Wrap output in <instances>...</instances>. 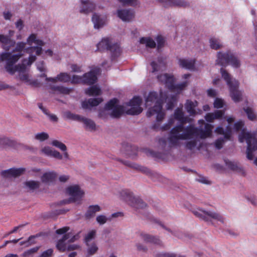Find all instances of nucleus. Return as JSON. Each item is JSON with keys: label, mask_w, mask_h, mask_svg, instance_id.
<instances>
[{"label": "nucleus", "mask_w": 257, "mask_h": 257, "mask_svg": "<svg viewBox=\"0 0 257 257\" xmlns=\"http://www.w3.org/2000/svg\"><path fill=\"white\" fill-rule=\"evenodd\" d=\"M96 221L100 225H102L106 223L107 221H110V218H109L103 214H100L96 216Z\"/></svg>", "instance_id": "37998d69"}, {"label": "nucleus", "mask_w": 257, "mask_h": 257, "mask_svg": "<svg viewBox=\"0 0 257 257\" xmlns=\"http://www.w3.org/2000/svg\"><path fill=\"white\" fill-rule=\"evenodd\" d=\"M245 111L246 114L247 115L248 118L251 120H254L255 118V115L253 113L251 108L249 107H247L246 108L244 109Z\"/></svg>", "instance_id": "3c124183"}, {"label": "nucleus", "mask_w": 257, "mask_h": 257, "mask_svg": "<svg viewBox=\"0 0 257 257\" xmlns=\"http://www.w3.org/2000/svg\"><path fill=\"white\" fill-rule=\"evenodd\" d=\"M193 213L197 217L205 221L211 222L212 219L216 220L223 223L224 218L220 214L214 211H206L202 209L198 208L192 211Z\"/></svg>", "instance_id": "9b49d317"}, {"label": "nucleus", "mask_w": 257, "mask_h": 257, "mask_svg": "<svg viewBox=\"0 0 257 257\" xmlns=\"http://www.w3.org/2000/svg\"><path fill=\"white\" fill-rule=\"evenodd\" d=\"M26 44L31 46L26 49V52L29 54L28 58L29 64H32L36 60V56H40L42 52V47L44 45L43 41L37 38L35 34H31L27 39Z\"/></svg>", "instance_id": "20e7f679"}, {"label": "nucleus", "mask_w": 257, "mask_h": 257, "mask_svg": "<svg viewBox=\"0 0 257 257\" xmlns=\"http://www.w3.org/2000/svg\"><path fill=\"white\" fill-rule=\"evenodd\" d=\"M213 126L205 124L204 130L193 126L185 127L180 124L174 127L170 131L168 142L170 147H178L182 145L181 140H186L185 148L190 151L199 150L201 142L199 139H205L212 134Z\"/></svg>", "instance_id": "f257e3e1"}, {"label": "nucleus", "mask_w": 257, "mask_h": 257, "mask_svg": "<svg viewBox=\"0 0 257 257\" xmlns=\"http://www.w3.org/2000/svg\"><path fill=\"white\" fill-rule=\"evenodd\" d=\"M53 252V251L52 249H48L43 252L40 257H49L52 255Z\"/></svg>", "instance_id": "052dcab7"}, {"label": "nucleus", "mask_w": 257, "mask_h": 257, "mask_svg": "<svg viewBox=\"0 0 257 257\" xmlns=\"http://www.w3.org/2000/svg\"><path fill=\"white\" fill-rule=\"evenodd\" d=\"M79 122H82L84 125L85 129L90 131H93L96 130V124L95 122L89 118H86L83 116H81Z\"/></svg>", "instance_id": "473e14b6"}, {"label": "nucleus", "mask_w": 257, "mask_h": 257, "mask_svg": "<svg viewBox=\"0 0 257 257\" xmlns=\"http://www.w3.org/2000/svg\"><path fill=\"white\" fill-rule=\"evenodd\" d=\"M70 238V233H67L63 235L62 239H60L57 244L56 247L60 251L63 252L66 250L67 246L65 243V241L69 239Z\"/></svg>", "instance_id": "f704fd0d"}, {"label": "nucleus", "mask_w": 257, "mask_h": 257, "mask_svg": "<svg viewBox=\"0 0 257 257\" xmlns=\"http://www.w3.org/2000/svg\"><path fill=\"white\" fill-rule=\"evenodd\" d=\"M102 101V97L90 98L82 102V108L84 109L90 110L93 107L97 106Z\"/></svg>", "instance_id": "aec40b11"}, {"label": "nucleus", "mask_w": 257, "mask_h": 257, "mask_svg": "<svg viewBox=\"0 0 257 257\" xmlns=\"http://www.w3.org/2000/svg\"><path fill=\"white\" fill-rule=\"evenodd\" d=\"M145 106L148 107V117L156 114L158 121H161L164 117L165 113L162 110V103H167V109H172L176 101V97H145Z\"/></svg>", "instance_id": "7ed1b4c3"}, {"label": "nucleus", "mask_w": 257, "mask_h": 257, "mask_svg": "<svg viewBox=\"0 0 257 257\" xmlns=\"http://www.w3.org/2000/svg\"><path fill=\"white\" fill-rule=\"evenodd\" d=\"M101 210V208L98 205H90L85 213V217L87 219H90L94 217L96 213Z\"/></svg>", "instance_id": "bb28decb"}, {"label": "nucleus", "mask_w": 257, "mask_h": 257, "mask_svg": "<svg viewBox=\"0 0 257 257\" xmlns=\"http://www.w3.org/2000/svg\"><path fill=\"white\" fill-rule=\"evenodd\" d=\"M26 43L19 42L16 44V47L12 52H17V54H12L11 52H3L0 53V62L5 61V66L6 70L11 74H13L16 70L23 71L25 69V64L30 66L29 64L28 58L24 59L21 64L15 65V64L23 56V51L25 49Z\"/></svg>", "instance_id": "f03ea898"}, {"label": "nucleus", "mask_w": 257, "mask_h": 257, "mask_svg": "<svg viewBox=\"0 0 257 257\" xmlns=\"http://www.w3.org/2000/svg\"><path fill=\"white\" fill-rule=\"evenodd\" d=\"M120 198L129 205L139 208L146 207V204L142 199L135 197L133 193L128 190H123L120 192Z\"/></svg>", "instance_id": "f8f14e48"}, {"label": "nucleus", "mask_w": 257, "mask_h": 257, "mask_svg": "<svg viewBox=\"0 0 257 257\" xmlns=\"http://www.w3.org/2000/svg\"><path fill=\"white\" fill-rule=\"evenodd\" d=\"M100 72L99 68L95 67L82 76L74 75L70 79L72 84L83 83L88 85L94 84L97 80V75Z\"/></svg>", "instance_id": "0eeeda50"}, {"label": "nucleus", "mask_w": 257, "mask_h": 257, "mask_svg": "<svg viewBox=\"0 0 257 257\" xmlns=\"http://www.w3.org/2000/svg\"><path fill=\"white\" fill-rule=\"evenodd\" d=\"M179 66L186 69L193 70L194 68L195 61L193 59H179Z\"/></svg>", "instance_id": "c756f323"}, {"label": "nucleus", "mask_w": 257, "mask_h": 257, "mask_svg": "<svg viewBox=\"0 0 257 257\" xmlns=\"http://www.w3.org/2000/svg\"><path fill=\"white\" fill-rule=\"evenodd\" d=\"M85 94L88 95L99 96L101 94V90L99 87L94 85L86 89Z\"/></svg>", "instance_id": "4c0bfd02"}, {"label": "nucleus", "mask_w": 257, "mask_h": 257, "mask_svg": "<svg viewBox=\"0 0 257 257\" xmlns=\"http://www.w3.org/2000/svg\"><path fill=\"white\" fill-rule=\"evenodd\" d=\"M141 44L145 45L147 48H154L156 46L155 41L150 37H143L140 40Z\"/></svg>", "instance_id": "c9c22d12"}, {"label": "nucleus", "mask_w": 257, "mask_h": 257, "mask_svg": "<svg viewBox=\"0 0 257 257\" xmlns=\"http://www.w3.org/2000/svg\"><path fill=\"white\" fill-rule=\"evenodd\" d=\"M70 67H71L72 72L79 73V72H81L82 71L81 66H78L77 64H71L70 65Z\"/></svg>", "instance_id": "4d7b16f0"}, {"label": "nucleus", "mask_w": 257, "mask_h": 257, "mask_svg": "<svg viewBox=\"0 0 257 257\" xmlns=\"http://www.w3.org/2000/svg\"><path fill=\"white\" fill-rule=\"evenodd\" d=\"M97 50L103 51L105 50H109L114 56H116L120 53V49L117 44L113 43L106 38H103L97 45Z\"/></svg>", "instance_id": "4468645a"}, {"label": "nucleus", "mask_w": 257, "mask_h": 257, "mask_svg": "<svg viewBox=\"0 0 257 257\" xmlns=\"http://www.w3.org/2000/svg\"><path fill=\"white\" fill-rule=\"evenodd\" d=\"M24 185L27 189L34 190L39 188L40 183L37 181L30 180L25 182Z\"/></svg>", "instance_id": "a19ab883"}, {"label": "nucleus", "mask_w": 257, "mask_h": 257, "mask_svg": "<svg viewBox=\"0 0 257 257\" xmlns=\"http://www.w3.org/2000/svg\"><path fill=\"white\" fill-rule=\"evenodd\" d=\"M0 42L2 43V47L6 51H9L12 47L15 46L16 42L9 36L0 35Z\"/></svg>", "instance_id": "4be33fe9"}, {"label": "nucleus", "mask_w": 257, "mask_h": 257, "mask_svg": "<svg viewBox=\"0 0 257 257\" xmlns=\"http://www.w3.org/2000/svg\"><path fill=\"white\" fill-rule=\"evenodd\" d=\"M39 248V247H35L28 249L23 253L22 256L23 257H29L36 252L38 250Z\"/></svg>", "instance_id": "8fccbe9b"}, {"label": "nucleus", "mask_w": 257, "mask_h": 257, "mask_svg": "<svg viewBox=\"0 0 257 257\" xmlns=\"http://www.w3.org/2000/svg\"><path fill=\"white\" fill-rule=\"evenodd\" d=\"M51 144L53 146L59 149L62 151H67L66 145L60 141L55 140L52 142Z\"/></svg>", "instance_id": "49530a36"}, {"label": "nucleus", "mask_w": 257, "mask_h": 257, "mask_svg": "<svg viewBox=\"0 0 257 257\" xmlns=\"http://www.w3.org/2000/svg\"><path fill=\"white\" fill-rule=\"evenodd\" d=\"M20 144L15 140L7 137H0V149H8L10 148L16 149Z\"/></svg>", "instance_id": "6ab92c4d"}, {"label": "nucleus", "mask_w": 257, "mask_h": 257, "mask_svg": "<svg viewBox=\"0 0 257 257\" xmlns=\"http://www.w3.org/2000/svg\"><path fill=\"white\" fill-rule=\"evenodd\" d=\"M104 109L113 118H119L124 114V104H121L119 100L114 97L105 104Z\"/></svg>", "instance_id": "6e6552de"}, {"label": "nucleus", "mask_w": 257, "mask_h": 257, "mask_svg": "<svg viewBox=\"0 0 257 257\" xmlns=\"http://www.w3.org/2000/svg\"><path fill=\"white\" fill-rule=\"evenodd\" d=\"M174 116L176 119L182 122L186 121V118L184 117L183 111L179 109L176 110L174 113Z\"/></svg>", "instance_id": "a18cd8bd"}, {"label": "nucleus", "mask_w": 257, "mask_h": 257, "mask_svg": "<svg viewBox=\"0 0 257 257\" xmlns=\"http://www.w3.org/2000/svg\"><path fill=\"white\" fill-rule=\"evenodd\" d=\"M25 171L24 168H11L3 172V175L6 177H16L22 175Z\"/></svg>", "instance_id": "cd10ccee"}, {"label": "nucleus", "mask_w": 257, "mask_h": 257, "mask_svg": "<svg viewBox=\"0 0 257 257\" xmlns=\"http://www.w3.org/2000/svg\"><path fill=\"white\" fill-rule=\"evenodd\" d=\"M140 237L146 242H151L157 244L161 243V240L159 238L145 233H141Z\"/></svg>", "instance_id": "72a5a7b5"}, {"label": "nucleus", "mask_w": 257, "mask_h": 257, "mask_svg": "<svg viewBox=\"0 0 257 257\" xmlns=\"http://www.w3.org/2000/svg\"><path fill=\"white\" fill-rule=\"evenodd\" d=\"M28 66L27 63L25 64V69L23 71L16 70V72H19V78L20 79L26 82L29 83L30 84H32L33 85L39 87L41 85L40 82H39L37 80L31 81L29 79V75L25 73L27 69V66Z\"/></svg>", "instance_id": "5701e85b"}, {"label": "nucleus", "mask_w": 257, "mask_h": 257, "mask_svg": "<svg viewBox=\"0 0 257 257\" xmlns=\"http://www.w3.org/2000/svg\"><path fill=\"white\" fill-rule=\"evenodd\" d=\"M68 194L70 196L69 202H74L80 204L82 198L83 197L84 192L78 185L69 186L67 189Z\"/></svg>", "instance_id": "2eb2a0df"}, {"label": "nucleus", "mask_w": 257, "mask_h": 257, "mask_svg": "<svg viewBox=\"0 0 257 257\" xmlns=\"http://www.w3.org/2000/svg\"><path fill=\"white\" fill-rule=\"evenodd\" d=\"M96 231L95 229H92L89 231L85 236V241L86 243L92 240L96 236Z\"/></svg>", "instance_id": "de8ad7c7"}, {"label": "nucleus", "mask_w": 257, "mask_h": 257, "mask_svg": "<svg viewBox=\"0 0 257 257\" xmlns=\"http://www.w3.org/2000/svg\"><path fill=\"white\" fill-rule=\"evenodd\" d=\"M63 116L66 119L80 121L82 116L73 113L69 111H67L63 112Z\"/></svg>", "instance_id": "ea45409f"}, {"label": "nucleus", "mask_w": 257, "mask_h": 257, "mask_svg": "<svg viewBox=\"0 0 257 257\" xmlns=\"http://www.w3.org/2000/svg\"><path fill=\"white\" fill-rule=\"evenodd\" d=\"M197 102L196 101H191L189 100H187L186 105L185 108L188 112H189L190 115H195L196 114V112L195 110V107L197 105Z\"/></svg>", "instance_id": "58836bf2"}, {"label": "nucleus", "mask_w": 257, "mask_h": 257, "mask_svg": "<svg viewBox=\"0 0 257 257\" xmlns=\"http://www.w3.org/2000/svg\"><path fill=\"white\" fill-rule=\"evenodd\" d=\"M216 64L226 66L230 64L233 67L237 68L240 66V62L235 55L230 51L226 52H218L217 54Z\"/></svg>", "instance_id": "1a4fd4ad"}, {"label": "nucleus", "mask_w": 257, "mask_h": 257, "mask_svg": "<svg viewBox=\"0 0 257 257\" xmlns=\"http://www.w3.org/2000/svg\"><path fill=\"white\" fill-rule=\"evenodd\" d=\"M223 112L217 110L214 113H208L205 116V119L208 122H212L215 119H218L223 115Z\"/></svg>", "instance_id": "e433bc0d"}, {"label": "nucleus", "mask_w": 257, "mask_h": 257, "mask_svg": "<svg viewBox=\"0 0 257 257\" xmlns=\"http://www.w3.org/2000/svg\"><path fill=\"white\" fill-rule=\"evenodd\" d=\"M157 79L159 82L162 84H165L166 87L171 91L178 93L188 85L187 81L175 85L174 84V77L171 74L163 73L159 74L157 76Z\"/></svg>", "instance_id": "423d86ee"}, {"label": "nucleus", "mask_w": 257, "mask_h": 257, "mask_svg": "<svg viewBox=\"0 0 257 257\" xmlns=\"http://www.w3.org/2000/svg\"><path fill=\"white\" fill-rule=\"evenodd\" d=\"M57 177L56 172L54 171H49L45 173L42 176L41 181L44 183L49 184L54 182Z\"/></svg>", "instance_id": "c85d7f7f"}, {"label": "nucleus", "mask_w": 257, "mask_h": 257, "mask_svg": "<svg viewBox=\"0 0 257 257\" xmlns=\"http://www.w3.org/2000/svg\"><path fill=\"white\" fill-rule=\"evenodd\" d=\"M71 77L70 75L65 72H61L58 74L55 77H50L46 78V80L50 81L53 83H56L58 82L66 83L70 81Z\"/></svg>", "instance_id": "b1692460"}, {"label": "nucleus", "mask_w": 257, "mask_h": 257, "mask_svg": "<svg viewBox=\"0 0 257 257\" xmlns=\"http://www.w3.org/2000/svg\"><path fill=\"white\" fill-rule=\"evenodd\" d=\"M220 73L222 78L226 81L227 84L229 87L231 96H240L242 93L238 89V82L231 77L230 75L223 68L220 69Z\"/></svg>", "instance_id": "ddd939ff"}, {"label": "nucleus", "mask_w": 257, "mask_h": 257, "mask_svg": "<svg viewBox=\"0 0 257 257\" xmlns=\"http://www.w3.org/2000/svg\"><path fill=\"white\" fill-rule=\"evenodd\" d=\"M215 132L218 134L223 135V137L218 139L215 143V147L220 149L222 147L225 140H228L231 135V130L229 126H227V131L225 132L222 127L218 126L215 130Z\"/></svg>", "instance_id": "f3484780"}, {"label": "nucleus", "mask_w": 257, "mask_h": 257, "mask_svg": "<svg viewBox=\"0 0 257 257\" xmlns=\"http://www.w3.org/2000/svg\"><path fill=\"white\" fill-rule=\"evenodd\" d=\"M117 16L122 21L129 22L135 18V14L132 9H122L117 10Z\"/></svg>", "instance_id": "a211bd4d"}, {"label": "nucleus", "mask_w": 257, "mask_h": 257, "mask_svg": "<svg viewBox=\"0 0 257 257\" xmlns=\"http://www.w3.org/2000/svg\"><path fill=\"white\" fill-rule=\"evenodd\" d=\"M3 16L6 20H10L13 17V14L9 11L3 12Z\"/></svg>", "instance_id": "338daca9"}, {"label": "nucleus", "mask_w": 257, "mask_h": 257, "mask_svg": "<svg viewBox=\"0 0 257 257\" xmlns=\"http://www.w3.org/2000/svg\"><path fill=\"white\" fill-rule=\"evenodd\" d=\"M45 114H46L52 121L57 122L58 120V117L54 114L50 113L49 111H48Z\"/></svg>", "instance_id": "13d9d810"}, {"label": "nucleus", "mask_w": 257, "mask_h": 257, "mask_svg": "<svg viewBox=\"0 0 257 257\" xmlns=\"http://www.w3.org/2000/svg\"><path fill=\"white\" fill-rule=\"evenodd\" d=\"M243 125V122L242 121H238L234 124V129L238 131L241 129Z\"/></svg>", "instance_id": "774afa93"}, {"label": "nucleus", "mask_w": 257, "mask_h": 257, "mask_svg": "<svg viewBox=\"0 0 257 257\" xmlns=\"http://www.w3.org/2000/svg\"><path fill=\"white\" fill-rule=\"evenodd\" d=\"M40 152L42 154L47 156L53 157L59 160L63 159L62 155H61L58 151L49 146H45L43 147L41 149Z\"/></svg>", "instance_id": "412c9836"}, {"label": "nucleus", "mask_w": 257, "mask_h": 257, "mask_svg": "<svg viewBox=\"0 0 257 257\" xmlns=\"http://www.w3.org/2000/svg\"><path fill=\"white\" fill-rule=\"evenodd\" d=\"M122 163L124 165L128 166L131 168H134L136 170H140L143 173L148 175L154 181L160 180L161 177V176L158 173L155 172H153L149 170V169H148L147 168L143 166H140L136 164L131 163L127 161L122 162Z\"/></svg>", "instance_id": "dca6fc26"}, {"label": "nucleus", "mask_w": 257, "mask_h": 257, "mask_svg": "<svg viewBox=\"0 0 257 257\" xmlns=\"http://www.w3.org/2000/svg\"><path fill=\"white\" fill-rule=\"evenodd\" d=\"M136 247L139 251L146 252L147 250V247L145 245L140 243L136 244Z\"/></svg>", "instance_id": "69168bd1"}, {"label": "nucleus", "mask_w": 257, "mask_h": 257, "mask_svg": "<svg viewBox=\"0 0 257 257\" xmlns=\"http://www.w3.org/2000/svg\"><path fill=\"white\" fill-rule=\"evenodd\" d=\"M95 5L93 2H90L89 0H81L80 12L81 13L87 14L92 12L95 9Z\"/></svg>", "instance_id": "393cba45"}, {"label": "nucleus", "mask_w": 257, "mask_h": 257, "mask_svg": "<svg viewBox=\"0 0 257 257\" xmlns=\"http://www.w3.org/2000/svg\"><path fill=\"white\" fill-rule=\"evenodd\" d=\"M49 136L48 134L45 132H41L35 135V139L36 140L39 141L40 142H43L45 140H47L49 139Z\"/></svg>", "instance_id": "c03bdc74"}, {"label": "nucleus", "mask_w": 257, "mask_h": 257, "mask_svg": "<svg viewBox=\"0 0 257 257\" xmlns=\"http://www.w3.org/2000/svg\"><path fill=\"white\" fill-rule=\"evenodd\" d=\"M223 101L219 98L216 97L214 102V107L217 108H221L223 106Z\"/></svg>", "instance_id": "5fc2aeb1"}, {"label": "nucleus", "mask_w": 257, "mask_h": 257, "mask_svg": "<svg viewBox=\"0 0 257 257\" xmlns=\"http://www.w3.org/2000/svg\"><path fill=\"white\" fill-rule=\"evenodd\" d=\"M123 5L133 6L137 4L138 0H118Z\"/></svg>", "instance_id": "603ef678"}, {"label": "nucleus", "mask_w": 257, "mask_h": 257, "mask_svg": "<svg viewBox=\"0 0 257 257\" xmlns=\"http://www.w3.org/2000/svg\"><path fill=\"white\" fill-rule=\"evenodd\" d=\"M51 89L56 94L69 95L73 91V88L62 85L52 86Z\"/></svg>", "instance_id": "a878e982"}, {"label": "nucleus", "mask_w": 257, "mask_h": 257, "mask_svg": "<svg viewBox=\"0 0 257 257\" xmlns=\"http://www.w3.org/2000/svg\"><path fill=\"white\" fill-rule=\"evenodd\" d=\"M141 97H133L128 102L124 103V114L138 115L143 110Z\"/></svg>", "instance_id": "9d476101"}, {"label": "nucleus", "mask_w": 257, "mask_h": 257, "mask_svg": "<svg viewBox=\"0 0 257 257\" xmlns=\"http://www.w3.org/2000/svg\"><path fill=\"white\" fill-rule=\"evenodd\" d=\"M209 43L210 47L215 50L219 49L223 46L220 40L215 38H211L209 40Z\"/></svg>", "instance_id": "79ce46f5"}, {"label": "nucleus", "mask_w": 257, "mask_h": 257, "mask_svg": "<svg viewBox=\"0 0 257 257\" xmlns=\"http://www.w3.org/2000/svg\"><path fill=\"white\" fill-rule=\"evenodd\" d=\"M97 250L98 247H97L96 245L95 244H92L88 248V252L90 254H93L97 251Z\"/></svg>", "instance_id": "6e6d98bb"}, {"label": "nucleus", "mask_w": 257, "mask_h": 257, "mask_svg": "<svg viewBox=\"0 0 257 257\" xmlns=\"http://www.w3.org/2000/svg\"><path fill=\"white\" fill-rule=\"evenodd\" d=\"M239 141L241 143L244 141L246 142L247 144L246 157L249 160H253L254 157L253 153L257 149V141L255 138V135L249 132H246L243 130L239 135Z\"/></svg>", "instance_id": "39448f33"}, {"label": "nucleus", "mask_w": 257, "mask_h": 257, "mask_svg": "<svg viewBox=\"0 0 257 257\" xmlns=\"http://www.w3.org/2000/svg\"><path fill=\"white\" fill-rule=\"evenodd\" d=\"M157 257H184L183 256L170 253H160L157 255Z\"/></svg>", "instance_id": "864d4df0"}, {"label": "nucleus", "mask_w": 257, "mask_h": 257, "mask_svg": "<svg viewBox=\"0 0 257 257\" xmlns=\"http://www.w3.org/2000/svg\"><path fill=\"white\" fill-rule=\"evenodd\" d=\"M59 181L61 183H65L70 179V176L68 175H62L59 177Z\"/></svg>", "instance_id": "680f3d73"}, {"label": "nucleus", "mask_w": 257, "mask_h": 257, "mask_svg": "<svg viewBox=\"0 0 257 257\" xmlns=\"http://www.w3.org/2000/svg\"><path fill=\"white\" fill-rule=\"evenodd\" d=\"M37 68L39 71H40L41 72L46 71V68L44 66V61H42L38 62L37 63Z\"/></svg>", "instance_id": "e2e57ef3"}, {"label": "nucleus", "mask_w": 257, "mask_h": 257, "mask_svg": "<svg viewBox=\"0 0 257 257\" xmlns=\"http://www.w3.org/2000/svg\"><path fill=\"white\" fill-rule=\"evenodd\" d=\"M34 238H35L34 236H31L29 237V238L27 240L24 241H21V242H20V244L21 245L26 244V246H29V245L34 243V242H31V240Z\"/></svg>", "instance_id": "bf43d9fd"}, {"label": "nucleus", "mask_w": 257, "mask_h": 257, "mask_svg": "<svg viewBox=\"0 0 257 257\" xmlns=\"http://www.w3.org/2000/svg\"><path fill=\"white\" fill-rule=\"evenodd\" d=\"M92 21L94 24V28L98 29L105 25L106 18L94 14L92 18Z\"/></svg>", "instance_id": "7c9ffc66"}, {"label": "nucleus", "mask_w": 257, "mask_h": 257, "mask_svg": "<svg viewBox=\"0 0 257 257\" xmlns=\"http://www.w3.org/2000/svg\"><path fill=\"white\" fill-rule=\"evenodd\" d=\"M156 40L157 43V49L159 50L160 49L163 48L165 44V39L161 36H158L156 37Z\"/></svg>", "instance_id": "09e8293b"}, {"label": "nucleus", "mask_w": 257, "mask_h": 257, "mask_svg": "<svg viewBox=\"0 0 257 257\" xmlns=\"http://www.w3.org/2000/svg\"><path fill=\"white\" fill-rule=\"evenodd\" d=\"M69 229V227L65 226L61 228L56 230V233L58 234H62L67 232Z\"/></svg>", "instance_id": "0e129e2a"}, {"label": "nucleus", "mask_w": 257, "mask_h": 257, "mask_svg": "<svg viewBox=\"0 0 257 257\" xmlns=\"http://www.w3.org/2000/svg\"><path fill=\"white\" fill-rule=\"evenodd\" d=\"M226 167L231 170L235 171L242 175H244L245 173L243 169L239 166L238 164L234 162L229 160H225Z\"/></svg>", "instance_id": "2f4dec72"}]
</instances>
